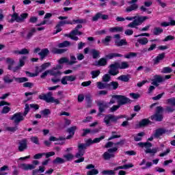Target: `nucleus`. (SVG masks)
<instances>
[{"mask_svg": "<svg viewBox=\"0 0 175 175\" xmlns=\"http://www.w3.org/2000/svg\"><path fill=\"white\" fill-rule=\"evenodd\" d=\"M27 17H28L27 13L21 14V16H18V14L14 12L13 14L8 16V21L11 23H14V21H16V23H23Z\"/></svg>", "mask_w": 175, "mask_h": 175, "instance_id": "nucleus-1", "label": "nucleus"}, {"mask_svg": "<svg viewBox=\"0 0 175 175\" xmlns=\"http://www.w3.org/2000/svg\"><path fill=\"white\" fill-rule=\"evenodd\" d=\"M85 150H87L85 148V145H83L81 144H78V151L75 156V158H77L78 159L75 161V163H80L81 162H84V157H83L85 154Z\"/></svg>", "mask_w": 175, "mask_h": 175, "instance_id": "nucleus-2", "label": "nucleus"}, {"mask_svg": "<svg viewBox=\"0 0 175 175\" xmlns=\"http://www.w3.org/2000/svg\"><path fill=\"white\" fill-rule=\"evenodd\" d=\"M138 146L142 148L145 147L146 154H152V155H155V154L158 152V148L151 149V147H152V144L150 142H139L138 143Z\"/></svg>", "mask_w": 175, "mask_h": 175, "instance_id": "nucleus-3", "label": "nucleus"}, {"mask_svg": "<svg viewBox=\"0 0 175 175\" xmlns=\"http://www.w3.org/2000/svg\"><path fill=\"white\" fill-rule=\"evenodd\" d=\"M118 151V146L109 148L107 152H105L103 154V158L105 161H110L111 158H116V152Z\"/></svg>", "mask_w": 175, "mask_h": 175, "instance_id": "nucleus-4", "label": "nucleus"}, {"mask_svg": "<svg viewBox=\"0 0 175 175\" xmlns=\"http://www.w3.org/2000/svg\"><path fill=\"white\" fill-rule=\"evenodd\" d=\"M51 65V63L50 62L44 63L40 66L36 67V74H32L28 71H26V75H29L30 77H35V76H38L39 73H42L43 70H46V69H47V68H49V66Z\"/></svg>", "mask_w": 175, "mask_h": 175, "instance_id": "nucleus-5", "label": "nucleus"}, {"mask_svg": "<svg viewBox=\"0 0 175 175\" xmlns=\"http://www.w3.org/2000/svg\"><path fill=\"white\" fill-rule=\"evenodd\" d=\"M146 20H148V16H138V18L134 20L133 22L130 23L128 25V28H137L138 25H142Z\"/></svg>", "mask_w": 175, "mask_h": 175, "instance_id": "nucleus-6", "label": "nucleus"}, {"mask_svg": "<svg viewBox=\"0 0 175 175\" xmlns=\"http://www.w3.org/2000/svg\"><path fill=\"white\" fill-rule=\"evenodd\" d=\"M33 164H27V163H21L18 165L19 169H22V170H33V169H36V166L39 165V161L34 160L32 161Z\"/></svg>", "mask_w": 175, "mask_h": 175, "instance_id": "nucleus-7", "label": "nucleus"}, {"mask_svg": "<svg viewBox=\"0 0 175 175\" xmlns=\"http://www.w3.org/2000/svg\"><path fill=\"white\" fill-rule=\"evenodd\" d=\"M162 113H163V107L161 106L157 107L156 113L151 116V120L158 122L162 121L163 120V114Z\"/></svg>", "mask_w": 175, "mask_h": 175, "instance_id": "nucleus-8", "label": "nucleus"}, {"mask_svg": "<svg viewBox=\"0 0 175 175\" xmlns=\"http://www.w3.org/2000/svg\"><path fill=\"white\" fill-rule=\"evenodd\" d=\"M112 98L117 99L118 105L122 106V105H126V103H131V99L128 98L125 96L122 95H113Z\"/></svg>", "mask_w": 175, "mask_h": 175, "instance_id": "nucleus-9", "label": "nucleus"}, {"mask_svg": "<svg viewBox=\"0 0 175 175\" xmlns=\"http://www.w3.org/2000/svg\"><path fill=\"white\" fill-rule=\"evenodd\" d=\"M120 66V63L118 62H115L112 64H111L109 68V72L108 73H109L111 75V76H117V75H118V73H120V71L118 70V69H120V68L118 67Z\"/></svg>", "mask_w": 175, "mask_h": 175, "instance_id": "nucleus-10", "label": "nucleus"}, {"mask_svg": "<svg viewBox=\"0 0 175 175\" xmlns=\"http://www.w3.org/2000/svg\"><path fill=\"white\" fill-rule=\"evenodd\" d=\"M169 131L165 128H159L154 131L152 136L154 139H161V137L163 136L165 133H167Z\"/></svg>", "mask_w": 175, "mask_h": 175, "instance_id": "nucleus-11", "label": "nucleus"}, {"mask_svg": "<svg viewBox=\"0 0 175 175\" xmlns=\"http://www.w3.org/2000/svg\"><path fill=\"white\" fill-rule=\"evenodd\" d=\"M24 115L21 113H14L12 118H10V120L14 121V123L16 124V125H18L21 122V121H24L25 118Z\"/></svg>", "mask_w": 175, "mask_h": 175, "instance_id": "nucleus-12", "label": "nucleus"}, {"mask_svg": "<svg viewBox=\"0 0 175 175\" xmlns=\"http://www.w3.org/2000/svg\"><path fill=\"white\" fill-rule=\"evenodd\" d=\"M130 6L126 8V12L127 13H130V12H133L139 9V5H137V0H131L127 2Z\"/></svg>", "mask_w": 175, "mask_h": 175, "instance_id": "nucleus-13", "label": "nucleus"}, {"mask_svg": "<svg viewBox=\"0 0 175 175\" xmlns=\"http://www.w3.org/2000/svg\"><path fill=\"white\" fill-rule=\"evenodd\" d=\"M66 24H70L72 25V24H73V23L70 22L69 21H59L57 23V25H56V27H55V29H56V31H54L53 34L55 35V34L58 33L59 32H61V31H62V28H61V27H64V25H65Z\"/></svg>", "mask_w": 175, "mask_h": 175, "instance_id": "nucleus-14", "label": "nucleus"}, {"mask_svg": "<svg viewBox=\"0 0 175 175\" xmlns=\"http://www.w3.org/2000/svg\"><path fill=\"white\" fill-rule=\"evenodd\" d=\"M120 117L116 116L114 115L109 114L106 115L104 118V122H105L106 125H110L111 122H116L118 120H119Z\"/></svg>", "mask_w": 175, "mask_h": 175, "instance_id": "nucleus-15", "label": "nucleus"}, {"mask_svg": "<svg viewBox=\"0 0 175 175\" xmlns=\"http://www.w3.org/2000/svg\"><path fill=\"white\" fill-rule=\"evenodd\" d=\"M18 144V150L21 152H23V151H25V150L28 148V139L25 138L23 139L22 140L19 141Z\"/></svg>", "mask_w": 175, "mask_h": 175, "instance_id": "nucleus-16", "label": "nucleus"}, {"mask_svg": "<svg viewBox=\"0 0 175 175\" xmlns=\"http://www.w3.org/2000/svg\"><path fill=\"white\" fill-rule=\"evenodd\" d=\"M124 144H125V139H122L118 142L116 143H113V142H108L105 146V148H110L111 147H113L114 146V147H118V146H120V147H122V146H124Z\"/></svg>", "mask_w": 175, "mask_h": 175, "instance_id": "nucleus-17", "label": "nucleus"}, {"mask_svg": "<svg viewBox=\"0 0 175 175\" xmlns=\"http://www.w3.org/2000/svg\"><path fill=\"white\" fill-rule=\"evenodd\" d=\"M163 81H165V78H163V77L161 75H154L152 85L158 87V85H159V83H163Z\"/></svg>", "mask_w": 175, "mask_h": 175, "instance_id": "nucleus-18", "label": "nucleus"}, {"mask_svg": "<svg viewBox=\"0 0 175 175\" xmlns=\"http://www.w3.org/2000/svg\"><path fill=\"white\" fill-rule=\"evenodd\" d=\"M51 96H53V92H49L46 94H42L39 95L38 98L41 100H45L46 103H50V98Z\"/></svg>", "mask_w": 175, "mask_h": 175, "instance_id": "nucleus-19", "label": "nucleus"}, {"mask_svg": "<svg viewBox=\"0 0 175 175\" xmlns=\"http://www.w3.org/2000/svg\"><path fill=\"white\" fill-rule=\"evenodd\" d=\"M165 57H166V55L165 53H162L159 54L154 59H153V64L154 65H158L161 63V61H163L165 59Z\"/></svg>", "mask_w": 175, "mask_h": 175, "instance_id": "nucleus-20", "label": "nucleus"}, {"mask_svg": "<svg viewBox=\"0 0 175 175\" xmlns=\"http://www.w3.org/2000/svg\"><path fill=\"white\" fill-rule=\"evenodd\" d=\"M98 116H102V113H103V111H105V110H106V109H107V107H109V106H107V103H99L98 104Z\"/></svg>", "mask_w": 175, "mask_h": 175, "instance_id": "nucleus-21", "label": "nucleus"}, {"mask_svg": "<svg viewBox=\"0 0 175 175\" xmlns=\"http://www.w3.org/2000/svg\"><path fill=\"white\" fill-rule=\"evenodd\" d=\"M90 54L92 55V58L94 59H96L97 58H99V57H100V51L95 49H90Z\"/></svg>", "mask_w": 175, "mask_h": 175, "instance_id": "nucleus-22", "label": "nucleus"}, {"mask_svg": "<svg viewBox=\"0 0 175 175\" xmlns=\"http://www.w3.org/2000/svg\"><path fill=\"white\" fill-rule=\"evenodd\" d=\"M98 90H108V83L105 82L98 81L96 83Z\"/></svg>", "mask_w": 175, "mask_h": 175, "instance_id": "nucleus-23", "label": "nucleus"}, {"mask_svg": "<svg viewBox=\"0 0 175 175\" xmlns=\"http://www.w3.org/2000/svg\"><path fill=\"white\" fill-rule=\"evenodd\" d=\"M66 51H68L67 49H59L58 48H53L51 50L53 54H64V53H66Z\"/></svg>", "mask_w": 175, "mask_h": 175, "instance_id": "nucleus-24", "label": "nucleus"}, {"mask_svg": "<svg viewBox=\"0 0 175 175\" xmlns=\"http://www.w3.org/2000/svg\"><path fill=\"white\" fill-rule=\"evenodd\" d=\"M119 85L120 84H118V82L114 81H111L109 83H108V90H117Z\"/></svg>", "mask_w": 175, "mask_h": 175, "instance_id": "nucleus-25", "label": "nucleus"}, {"mask_svg": "<svg viewBox=\"0 0 175 175\" xmlns=\"http://www.w3.org/2000/svg\"><path fill=\"white\" fill-rule=\"evenodd\" d=\"M131 79L130 75H120L119 77H118V80H120V81H124V83H128Z\"/></svg>", "mask_w": 175, "mask_h": 175, "instance_id": "nucleus-26", "label": "nucleus"}, {"mask_svg": "<svg viewBox=\"0 0 175 175\" xmlns=\"http://www.w3.org/2000/svg\"><path fill=\"white\" fill-rule=\"evenodd\" d=\"M49 51L47 49H42L40 53H38V55H40L41 59H43L49 55Z\"/></svg>", "mask_w": 175, "mask_h": 175, "instance_id": "nucleus-27", "label": "nucleus"}, {"mask_svg": "<svg viewBox=\"0 0 175 175\" xmlns=\"http://www.w3.org/2000/svg\"><path fill=\"white\" fill-rule=\"evenodd\" d=\"M144 136H146V133H144V132H141V133H137V135H135L134 136L135 142L142 141Z\"/></svg>", "mask_w": 175, "mask_h": 175, "instance_id": "nucleus-28", "label": "nucleus"}, {"mask_svg": "<svg viewBox=\"0 0 175 175\" xmlns=\"http://www.w3.org/2000/svg\"><path fill=\"white\" fill-rule=\"evenodd\" d=\"M49 70L51 76H54L55 77H59V76L62 75V72H61V71H59V70H55V68Z\"/></svg>", "mask_w": 175, "mask_h": 175, "instance_id": "nucleus-29", "label": "nucleus"}, {"mask_svg": "<svg viewBox=\"0 0 175 175\" xmlns=\"http://www.w3.org/2000/svg\"><path fill=\"white\" fill-rule=\"evenodd\" d=\"M116 46L118 47H121L122 46H128V42H126V39L120 40V41L115 42Z\"/></svg>", "mask_w": 175, "mask_h": 175, "instance_id": "nucleus-30", "label": "nucleus"}, {"mask_svg": "<svg viewBox=\"0 0 175 175\" xmlns=\"http://www.w3.org/2000/svg\"><path fill=\"white\" fill-rule=\"evenodd\" d=\"M131 167H133V165L132 163L115 167L113 172H116V170H120V169H129Z\"/></svg>", "mask_w": 175, "mask_h": 175, "instance_id": "nucleus-31", "label": "nucleus"}, {"mask_svg": "<svg viewBox=\"0 0 175 175\" xmlns=\"http://www.w3.org/2000/svg\"><path fill=\"white\" fill-rule=\"evenodd\" d=\"M124 28L121 27H115L109 28V32L114 33V32H122Z\"/></svg>", "mask_w": 175, "mask_h": 175, "instance_id": "nucleus-32", "label": "nucleus"}, {"mask_svg": "<svg viewBox=\"0 0 175 175\" xmlns=\"http://www.w3.org/2000/svg\"><path fill=\"white\" fill-rule=\"evenodd\" d=\"M66 161L64 159H62L61 157H56L53 161V163L54 165H61L62 163H65Z\"/></svg>", "mask_w": 175, "mask_h": 175, "instance_id": "nucleus-33", "label": "nucleus"}, {"mask_svg": "<svg viewBox=\"0 0 175 175\" xmlns=\"http://www.w3.org/2000/svg\"><path fill=\"white\" fill-rule=\"evenodd\" d=\"M163 32V29L161 27H156L152 30L153 35L158 36L161 35Z\"/></svg>", "mask_w": 175, "mask_h": 175, "instance_id": "nucleus-34", "label": "nucleus"}, {"mask_svg": "<svg viewBox=\"0 0 175 175\" xmlns=\"http://www.w3.org/2000/svg\"><path fill=\"white\" fill-rule=\"evenodd\" d=\"M150 121L148 119H143L139 122V128H143V126H147Z\"/></svg>", "mask_w": 175, "mask_h": 175, "instance_id": "nucleus-35", "label": "nucleus"}, {"mask_svg": "<svg viewBox=\"0 0 175 175\" xmlns=\"http://www.w3.org/2000/svg\"><path fill=\"white\" fill-rule=\"evenodd\" d=\"M63 157L64 158L66 162H69L70 161H72L73 158H75V156L72 153H68L66 154H64Z\"/></svg>", "mask_w": 175, "mask_h": 175, "instance_id": "nucleus-36", "label": "nucleus"}, {"mask_svg": "<svg viewBox=\"0 0 175 175\" xmlns=\"http://www.w3.org/2000/svg\"><path fill=\"white\" fill-rule=\"evenodd\" d=\"M101 42L105 46H109V43L111 42V36H107Z\"/></svg>", "mask_w": 175, "mask_h": 175, "instance_id": "nucleus-37", "label": "nucleus"}, {"mask_svg": "<svg viewBox=\"0 0 175 175\" xmlns=\"http://www.w3.org/2000/svg\"><path fill=\"white\" fill-rule=\"evenodd\" d=\"M98 65L99 66H106L107 65V60L106 58L102 57L98 61Z\"/></svg>", "mask_w": 175, "mask_h": 175, "instance_id": "nucleus-38", "label": "nucleus"}, {"mask_svg": "<svg viewBox=\"0 0 175 175\" xmlns=\"http://www.w3.org/2000/svg\"><path fill=\"white\" fill-rule=\"evenodd\" d=\"M137 42L139 43V44H142V46H146L147 43H148V39L147 38H139Z\"/></svg>", "mask_w": 175, "mask_h": 175, "instance_id": "nucleus-39", "label": "nucleus"}, {"mask_svg": "<svg viewBox=\"0 0 175 175\" xmlns=\"http://www.w3.org/2000/svg\"><path fill=\"white\" fill-rule=\"evenodd\" d=\"M105 57L108 59H113V58H116V57H122V55L120 53H109Z\"/></svg>", "mask_w": 175, "mask_h": 175, "instance_id": "nucleus-40", "label": "nucleus"}, {"mask_svg": "<svg viewBox=\"0 0 175 175\" xmlns=\"http://www.w3.org/2000/svg\"><path fill=\"white\" fill-rule=\"evenodd\" d=\"M119 69H128L129 68V64L127 62H122L119 63Z\"/></svg>", "mask_w": 175, "mask_h": 175, "instance_id": "nucleus-41", "label": "nucleus"}, {"mask_svg": "<svg viewBox=\"0 0 175 175\" xmlns=\"http://www.w3.org/2000/svg\"><path fill=\"white\" fill-rule=\"evenodd\" d=\"M8 132L14 133L16 131H18V126L16 124L14 126H8L5 128Z\"/></svg>", "mask_w": 175, "mask_h": 175, "instance_id": "nucleus-42", "label": "nucleus"}, {"mask_svg": "<svg viewBox=\"0 0 175 175\" xmlns=\"http://www.w3.org/2000/svg\"><path fill=\"white\" fill-rule=\"evenodd\" d=\"M68 46H70V42L69 41H64L62 43H59L57 45V47H59V49H62L64 47H68Z\"/></svg>", "mask_w": 175, "mask_h": 175, "instance_id": "nucleus-43", "label": "nucleus"}, {"mask_svg": "<svg viewBox=\"0 0 175 175\" xmlns=\"http://www.w3.org/2000/svg\"><path fill=\"white\" fill-rule=\"evenodd\" d=\"M14 80H15V81H16V83H25V81H28V78H27V77H21V78L14 77Z\"/></svg>", "mask_w": 175, "mask_h": 175, "instance_id": "nucleus-44", "label": "nucleus"}, {"mask_svg": "<svg viewBox=\"0 0 175 175\" xmlns=\"http://www.w3.org/2000/svg\"><path fill=\"white\" fill-rule=\"evenodd\" d=\"M70 58L71 61H69L68 65L72 66V65H75V64H77V61L76 60V56L73 55H70Z\"/></svg>", "mask_w": 175, "mask_h": 175, "instance_id": "nucleus-45", "label": "nucleus"}, {"mask_svg": "<svg viewBox=\"0 0 175 175\" xmlns=\"http://www.w3.org/2000/svg\"><path fill=\"white\" fill-rule=\"evenodd\" d=\"M36 29L35 28H32L29 33L27 35V39H31V36H33V35L36 33Z\"/></svg>", "mask_w": 175, "mask_h": 175, "instance_id": "nucleus-46", "label": "nucleus"}, {"mask_svg": "<svg viewBox=\"0 0 175 175\" xmlns=\"http://www.w3.org/2000/svg\"><path fill=\"white\" fill-rule=\"evenodd\" d=\"M4 83H7L8 84H10V83H13V79H10V75H7L3 77Z\"/></svg>", "mask_w": 175, "mask_h": 175, "instance_id": "nucleus-47", "label": "nucleus"}, {"mask_svg": "<svg viewBox=\"0 0 175 175\" xmlns=\"http://www.w3.org/2000/svg\"><path fill=\"white\" fill-rule=\"evenodd\" d=\"M90 75H92V78L93 79H96L99 75H100V70H92L90 72Z\"/></svg>", "mask_w": 175, "mask_h": 175, "instance_id": "nucleus-48", "label": "nucleus"}, {"mask_svg": "<svg viewBox=\"0 0 175 175\" xmlns=\"http://www.w3.org/2000/svg\"><path fill=\"white\" fill-rule=\"evenodd\" d=\"M137 56V53L135 52H130L124 55V58L129 59V58H133Z\"/></svg>", "mask_w": 175, "mask_h": 175, "instance_id": "nucleus-49", "label": "nucleus"}, {"mask_svg": "<svg viewBox=\"0 0 175 175\" xmlns=\"http://www.w3.org/2000/svg\"><path fill=\"white\" fill-rule=\"evenodd\" d=\"M111 136L108 139V141L110 142V140H113V139H118V137H121V135H117V132L113 131L111 133Z\"/></svg>", "mask_w": 175, "mask_h": 175, "instance_id": "nucleus-50", "label": "nucleus"}, {"mask_svg": "<svg viewBox=\"0 0 175 175\" xmlns=\"http://www.w3.org/2000/svg\"><path fill=\"white\" fill-rule=\"evenodd\" d=\"M5 170H9V166L8 165H3L0 168V175H6L8 173L6 172H5Z\"/></svg>", "mask_w": 175, "mask_h": 175, "instance_id": "nucleus-51", "label": "nucleus"}, {"mask_svg": "<svg viewBox=\"0 0 175 175\" xmlns=\"http://www.w3.org/2000/svg\"><path fill=\"white\" fill-rule=\"evenodd\" d=\"M173 72V69L170 67H164L161 70V73H172Z\"/></svg>", "mask_w": 175, "mask_h": 175, "instance_id": "nucleus-52", "label": "nucleus"}, {"mask_svg": "<svg viewBox=\"0 0 175 175\" xmlns=\"http://www.w3.org/2000/svg\"><path fill=\"white\" fill-rule=\"evenodd\" d=\"M102 80L103 83H109V81L111 80V77H110V75H109L108 74H106L103 77Z\"/></svg>", "mask_w": 175, "mask_h": 175, "instance_id": "nucleus-53", "label": "nucleus"}, {"mask_svg": "<svg viewBox=\"0 0 175 175\" xmlns=\"http://www.w3.org/2000/svg\"><path fill=\"white\" fill-rule=\"evenodd\" d=\"M80 144L85 146V148L87 149L88 147H90V146H91V144H94V140H92V139H89L86 140L85 144Z\"/></svg>", "mask_w": 175, "mask_h": 175, "instance_id": "nucleus-54", "label": "nucleus"}, {"mask_svg": "<svg viewBox=\"0 0 175 175\" xmlns=\"http://www.w3.org/2000/svg\"><path fill=\"white\" fill-rule=\"evenodd\" d=\"M58 62L59 64H68L69 65V59L68 57H62Z\"/></svg>", "mask_w": 175, "mask_h": 175, "instance_id": "nucleus-55", "label": "nucleus"}, {"mask_svg": "<svg viewBox=\"0 0 175 175\" xmlns=\"http://www.w3.org/2000/svg\"><path fill=\"white\" fill-rule=\"evenodd\" d=\"M102 174L103 175H114L116 174V172L110 170H103L102 172Z\"/></svg>", "mask_w": 175, "mask_h": 175, "instance_id": "nucleus-56", "label": "nucleus"}, {"mask_svg": "<svg viewBox=\"0 0 175 175\" xmlns=\"http://www.w3.org/2000/svg\"><path fill=\"white\" fill-rule=\"evenodd\" d=\"M26 59H27L26 56H23L21 59H19V66H21V68H22V66H24V65H25Z\"/></svg>", "mask_w": 175, "mask_h": 175, "instance_id": "nucleus-57", "label": "nucleus"}, {"mask_svg": "<svg viewBox=\"0 0 175 175\" xmlns=\"http://www.w3.org/2000/svg\"><path fill=\"white\" fill-rule=\"evenodd\" d=\"M167 104L171 105V106H175V98L172 97L170 98L167 99Z\"/></svg>", "mask_w": 175, "mask_h": 175, "instance_id": "nucleus-58", "label": "nucleus"}, {"mask_svg": "<svg viewBox=\"0 0 175 175\" xmlns=\"http://www.w3.org/2000/svg\"><path fill=\"white\" fill-rule=\"evenodd\" d=\"M76 129H77V127L75 126L68 129L67 132H68L70 135H72V136H73V135H75V131H76Z\"/></svg>", "mask_w": 175, "mask_h": 175, "instance_id": "nucleus-59", "label": "nucleus"}, {"mask_svg": "<svg viewBox=\"0 0 175 175\" xmlns=\"http://www.w3.org/2000/svg\"><path fill=\"white\" fill-rule=\"evenodd\" d=\"M173 111H175V108L173 105H172V107L167 106L165 107V112L166 113H173Z\"/></svg>", "mask_w": 175, "mask_h": 175, "instance_id": "nucleus-60", "label": "nucleus"}, {"mask_svg": "<svg viewBox=\"0 0 175 175\" xmlns=\"http://www.w3.org/2000/svg\"><path fill=\"white\" fill-rule=\"evenodd\" d=\"M11 109L10 107L5 106L3 107V109L1 110V114H8L9 111H10Z\"/></svg>", "mask_w": 175, "mask_h": 175, "instance_id": "nucleus-61", "label": "nucleus"}, {"mask_svg": "<svg viewBox=\"0 0 175 175\" xmlns=\"http://www.w3.org/2000/svg\"><path fill=\"white\" fill-rule=\"evenodd\" d=\"M67 79V81H76L77 77L76 75H69V76H66Z\"/></svg>", "mask_w": 175, "mask_h": 175, "instance_id": "nucleus-62", "label": "nucleus"}, {"mask_svg": "<svg viewBox=\"0 0 175 175\" xmlns=\"http://www.w3.org/2000/svg\"><path fill=\"white\" fill-rule=\"evenodd\" d=\"M99 173V171L96 169H93L89 172H87V175H95L98 174Z\"/></svg>", "mask_w": 175, "mask_h": 175, "instance_id": "nucleus-63", "label": "nucleus"}, {"mask_svg": "<svg viewBox=\"0 0 175 175\" xmlns=\"http://www.w3.org/2000/svg\"><path fill=\"white\" fill-rule=\"evenodd\" d=\"M51 111L49 109H45L41 111V114H42L43 116H49V114H51Z\"/></svg>", "mask_w": 175, "mask_h": 175, "instance_id": "nucleus-64", "label": "nucleus"}]
</instances>
